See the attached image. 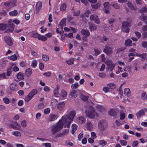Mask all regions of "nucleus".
<instances>
[{
	"label": "nucleus",
	"instance_id": "34",
	"mask_svg": "<svg viewBox=\"0 0 147 147\" xmlns=\"http://www.w3.org/2000/svg\"><path fill=\"white\" fill-rule=\"evenodd\" d=\"M74 59L73 58H71L69 60L66 61V62L69 65H71L73 64Z\"/></svg>",
	"mask_w": 147,
	"mask_h": 147
},
{
	"label": "nucleus",
	"instance_id": "55",
	"mask_svg": "<svg viewBox=\"0 0 147 147\" xmlns=\"http://www.w3.org/2000/svg\"><path fill=\"white\" fill-rule=\"evenodd\" d=\"M80 13V11L79 10H76L73 12V14L74 16H78Z\"/></svg>",
	"mask_w": 147,
	"mask_h": 147
},
{
	"label": "nucleus",
	"instance_id": "18",
	"mask_svg": "<svg viewBox=\"0 0 147 147\" xmlns=\"http://www.w3.org/2000/svg\"><path fill=\"white\" fill-rule=\"evenodd\" d=\"M88 24L89 25V29L90 31L95 30L96 29V26L94 24H92L91 22H89L88 23Z\"/></svg>",
	"mask_w": 147,
	"mask_h": 147
},
{
	"label": "nucleus",
	"instance_id": "19",
	"mask_svg": "<svg viewBox=\"0 0 147 147\" xmlns=\"http://www.w3.org/2000/svg\"><path fill=\"white\" fill-rule=\"evenodd\" d=\"M86 127L88 130H92L93 129L94 127L92 123L88 121L86 123Z\"/></svg>",
	"mask_w": 147,
	"mask_h": 147
},
{
	"label": "nucleus",
	"instance_id": "24",
	"mask_svg": "<svg viewBox=\"0 0 147 147\" xmlns=\"http://www.w3.org/2000/svg\"><path fill=\"white\" fill-rule=\"evenodd\" d=\"M77 91L76 90L71 91L69 93V95L73 98H75L77 96Z\"/></svg>",
	"mask_w": 147,
	"mask_h": 147
},
{
	"label": "nucleus",
	"instance_id": "64",
	"mask_svg": "<svg viewBox=\"0 0 147 147\" xmlns=\"http://www.w3.org/2000/svg\"><path fill=\"white\" fill-rule=\"evenodd\" d=\"M95 19L94 20V22L96 24H99L100 23V21L97 16H95Z\"/></svg>",
	"mask_w": 147,
	"mask_h": 147
},
{
	"label": "nucleus",
	"instance_id": "27",
	"mask_svg": "<svg viewBox=\"0 0 147 147\" xmlns=\"http://www.w3.org/2000/svg\"><path fill=\"white\" fill-rule=\"evenodd\" d=\"M18 13V11L16 10H15L9 12V14L11 16H16Z\"/></svg>",
	"mask_w": 147,
	"mask_h": 147
},
{
	"label": "nucleus",
	"instance_id": "41",
	"mask_svg": "<svg viewBox=\"0 0 147 147\" xmlns=\"http://www.w3.org/2000/svg\"><path fill=\"white\" fill-rule=\"evenodd\" d=\"M8 59H10L13 61H15L17 59V57L16 56V55L14 54L10 56V57H8Z\"/></svg>",
	"mask_w": 147,
	"mask_h": 147
},
{
	"label": "nucleus",
	"instance_id": "10",
	"mask_svg": "<svg viewBox=\"0 0 147 147\" xmlns=\"http://www.w3.org/2000/svg\"><path fill=\"white\" fill-rule=\"evenodd\" d=\"M4 40L6 43L8 45L11 46L12 42L10 37L8 36H6L4 37Z\"/></svg>",
	"mask_w": 147,
	"mask_h": 147
},
{
	"label": "nucleus",
	"instance_id": "58",
	"mask_svg": "<svg viewBox=\"0 0 147 147\" xmlns=\"http://www.w3.org/2000/svg\"><path fill=\"white\" fill-rule=\"evenodd\" d=\"M140 11L141 13L146 12H147V7H143L140 10Z\"/></svg>",
	"mask_w": 147,
	"mask_h": 147
},
{
	"label": "nucleus",
	"instance_id": "8",
	"mask_svg": "<svg viewBox=\"0 0 147 147\" xmlns=\"http://www.w3.org/2000/svg\"><path fill=\"white\" fill-rule=\"evenodd\" d=\"M104 8L103 10L105 13H109V8L110 3L108 2H105L103 4Z\"/></svg>",
	"mask_w": 147,
	"mask_h": 147
},
{
	"label": "nucleus",
	"instance_id": "5",
	"mask_svg": "<svg viewBox=\"0 0 147 147\" xmlns=\"http://www.w3.org/2000/svg\"><path fill=\"white\" fill-rule=\"evenodd\" d=\"M122 30L126 33L129 32V27L130 26V23L127 21H124L122 23Z\"/></svg>",
	"mask_w": 147,
	"mask_h": 147
},
{
	"label": "nucleus",
	"instance_id": "43",
	"mask_svg": "<svg viewBox=\"0 0 147 147\" xmlns=\"http://www.w3.org/2000/svg\"><path fill=\"white\" fill-rule=\"evenodd\" d=\"M140 19L141 20L145 22L147 20V17L145 16L144 14H142L140 16Z\"/></svg>",
	"mask_w": 147,
	"mask_h": 147
},
{
	"label": "nucleus",
	"instance_id": "46",
	"mask_svg": "<svg viewBox=\"0 0 147 147\" xmlns=\"http://www.w3.org/2000/svg\"><path fill=\"white\" fill-rule=\"evenodd\" d=\"M64 35L65 37H69L71 38H73V34L72 33H69V34H65Z\"/></svg>",
	"mask_w": 147,
	"mask_h": 147
},
{
	"label": "nucleus",
	"instance_id": "26",
	"mask_svg": "<svg viewBox=\"0 0 147 147\" xmlns=\"http://www.w3.org/2000/svg\"><path fill=\"white\" fill-rule=\"evenodd\" d=\"M32 73V70L30 68L26 69L25 71V74L27 77L30 76Z\"/></svg>",
	"mask_w": 147,
	"mask_h": 147
},
{
	"label": "nucleus",
	"instance_id": "21",
	"mask_svg": "<svg viewBox=\"0 0 147 147\" xmlns=\"http://www.w3.org/2000/svg\"><path fill=\"white\" fill-rule=\"evenodd\" d=\"M10 88L12 90L16 91L18 89L16 84L15 83H12L10 85Z\"/></svg>",
	"mask_w": 147,
	"mask_h": 147
},
{
	"label": "nucleus",
	"instance_id": "36",
	"mask_svg": "<svg viewBox=\"0 0 147 147\" xmlns=\"http://www.w3.org/2000/svg\"><path fill=\"white\" fill-rule=\"evenodd\" d=\"M12 134L16 137H20L21 136L20 133L18 131H13L12 132Z\"/></svg>",
	"mask_w": 147,
	"mask_h": 147
},
{
	"label": "nucleus",
	"instance_id": "7",
	"mask_svg": "<svg viewBox=\"0 0 147 147\" xmlns=\"http://www.w3.org/2000/svg\"><path fill=\"white\" fill-rule=\"evenodd\" d=\"M146 111H147V109H144L140 110L136 114V115L137 119H139L141 117L144 116L145 114V112Z\"/></svg>",
	"mask_w": 147,
	"mask_h": 147
},
{
	"label": "nucleus",
	"instance_id": "15",
	"mask_svg": "<svg viewBox=\"0 0 147 147\" xmlns=\"http://www.w3.org/2000/svg\"><path fill=\"white\" fill-rule=\"evenodd\" d=\"M57 115L53 114H50L49 117V121H53L56 120L57 118Z\"/></svg>",
	"mask_w": 147,
	"mask_h": 147
},
{
	"label": "nucleus",
	"instance_id": "45",
	"mask_svg": "<svg viewBox=\"0 0 147 147\" xmlns=\"http://www.w3.org/2000/svg\"><path fill=\"white\" fill-rule=\"evenodd\" d=\"M6 24H0V30H4L6 28Z\"/></svg>",
	"mask_w": 147,
	"mask_h": 147
},
{
	"label": "nucleus",
	"instance_id": "37",
	"mask_svg": "<svg viewBox=\"0 0 147 147\" xmlns=\"http://www.w3.org/2000/svg\"><path fill=\"white\" fill-rule=\"evenodd\" d=\"M33 97L29 93L25 98L24 100L26 102H28Z\"/></svg>",
	"mask_w": 147,
	"mask_h": 147
},
{
	"label": "nucleus",
	"instance_id": "11",
	"mask_svg": "<svg viewBox=\"0 0 147 147\" xmlns=\"http://www.w3.org/2000/svg\"><path fill=\"white\" fill-rule=\"evenodd\" d=\"M108 114L112 116H113L117 114V111L116 109H110L108 111Z\"/></svg>",
	"mask_w": 147,
	"mask_h": 147
},
{
	"label": "nucleus",
	"instance_id": "60",
	"mask_svg": "<svg viewBox=\"0 0 147 147\" xmlns=\"http://www.w3.org/2000/svg\"><path fill=\"white\" fill-rule=\"evenodd\" d=\"M40 34L37 33H34L32 34V36L33 37L38 39Z\"/></svg>",
	"mask_w": 147,
	"mask_h": 147
},
{
	"label": "nucleus",
	"instance_id": "50",
	"mask_svg": "<svg viewBox=\"0 0 147 147\" xmlns=\"http://www.w3.org/2000/svg\"><path fill=\"white\" fill-rule=\"evenodd\" d=\"M43 60L45 61H47L49 60V57L48 56L46 55H42V57Z\"/></svg>",
	"mask_w": 147,
	"mask_h": 147
},
{
	"label": "nucleus",
	"instance_id": "61",
	"mask_svg": "<svg viewBox=\"0 0 147 147\" xmlns=\"http://www.w3.org/2000/svg\"><path fill=\"white\" fill-rule=\"evenodd\" d=\"M141 98L143 100H145L147 98V95L145 93H143L142 94Z\"/></svg>",
	"mask_w": 147,
	"mask_h": 147
},
{
	"label": "nucleus",
	"instance_id": "14",
	"mask_svg": "<svg viewBox=\"0 0 147 147\" xmlns=\"http://www.w3.org/2000/svg\"><path fill=\"white\" fill-rule=\"evenodd\" d=\"M42 6V3L41 2L38 1L36 3V9L37 12H39Z\"/></svg>",
	"mask_w": 147,
	"mask_h": 147
},
{
	"label": "nucleus",
	"instance_id": "44",
	"mask_svg": "<svg viewBox=\"0 0 147 147\" xmlns=\"http://www.w3.org/2000/svg\"><path fill=\"white\" fill-rule=\"evenodd\" d=\"M69 132V130L68 129H65L63 131V132L61 133V135H62L63 136L66 135Z\"/></svg>",
	"mask_w": 147,
	"mask_h": 147
},
{
	"label": "nucleus",
	"instance_id": "47",
	"mask_svg": "<svg viewBox=\"0 0 147 147\" xmlns=\"http://www.w3.org/2000/svg\"><path fill=\"white\" fill-rule=\"evenodd\" d=\"M81 99L84 101H87L88 99V97L87 96L81 94L80 96Z\"/></svg>",
	"mask_w": 147,
	"mask_h": 147
},
{
	"label": "nucleus",
	"instance_id": "39",
	"mask_svg": "<svg viewBox=\"0 0 147 147\" xmlns=\"http://www.w3.org/2000/svg\"><path fill=\"white\" fill-rule=\"evenodd\" d=\"M107 86L109 89H114L116 88L115 85L114 84L112 83L109 84L107 85Z\"/></svg>",
	"mask_w": 147,
	"mask_h": 147
},
{
	"label": "nucleus",
	"instance_id": "33",
	"mask_svg": "<svg viewBox=\"0 0 147 147\" xmlns=\"http://www.w3.org/2000/svg\"><path fill=\"white\" fill-rule=\"evenodd\" d=\"M127 5L128 7L131 10H135L136 8L130 2H128L127 3Z\"/></svg>",
	"mask_w": 147,
	"mask_h": 147
},
{
	"label": "nucleus",
	"instance_id": "62",
	"mask_svg": "<svg viewBox=\"0 0 147 147\" xmlns=\"http://www.w3.org/2000/svg\"><path fill=\"white\" fill-rule=\"evenodd\" d=\"M109 88L107 86L104 87L103 88V91L105 93H107L109 92Z\"/></svg>",
	"mask_w": 147,
	"mask_h": 147
},
{
	"label": "nucleus",
	"instance_id": "30",
	"mask_svg": "<svg viewBox=\"0 0 147 147\" xmlns=\"http://www.w3.org/2000/svg\"><path fill=\"white\" fill-rule=\"evenodd\" d=\"M96 108L100 112H102L105 111V108L102 106L100 105H97L96 106Z\"/></svg>",
	"mask_w": 147,
	"mask_h": 147
},
{
	"label": "nucleus",
	"instance_id": "38",
	"mask_svg": "<svg viewBox=\"0 0 147 147\" xmlns=\"http://www.w3.org/2000/svg\"><path fill=\"white\" fill-rule=\"evenodd\" d=\"M47 39V37L45 36L40 35L38 39L43 41H45Z\"/></svg>",
	"mask_w": 147,
	"mask_h": 147
},
{
	"label": "nucleus",
	"instance_id": "16",
	"mask_svg": "<svg viewBox=\"0 0 147 147\" xmlns=\"http://www.w3.org/2000/svg\"><path fill=\"white\" fill-rule=\"evenodd\" d=\"M76 120L79 123L82 124L85 122L86 120L84 117H79L77 118Z\"/></svg>",
	"mask_w": 147,
	"mask_h": 147
},
{
	"label": "nucleus",
	"instance_id": "20",
	"mask_svg": "<svg viewBox=\"0 0 147 147\" xmlns=\"http://www.w3.org/2000/svg\"><path fill=\"white\" fill-rule=\"evenodd\" d=\"M66 19L64 18L61 20L60 22V24L59 25V27L62 30L63 28V26H65L66 25Z\"/></svg>",
	"mask_w": 147,
	"mask_h": 147
},
{
	"label": "nucleus",
	"instance_id": "52",
	"mask_svg": "<svg viewBox=\"0 0 147 147\" xmlns=\"http://www.w3.org/2000/svg\"><path fill=\"white\" fill-rule=\"evenodd\" d=\"M1 65L2 67H5L6 65V61L5 60H2L0 62Z\"/></svg>",
	"mask_w": 147,
	"mask_h": 147
},
{
	"label": "nucleus",
	"instance_id": "22",
	"mask_svg": "<svg viewBox=\"0 0 147 147\" xmlns=\"http://www.w3.org/2000/svg\"><path fill=\"white\" fill-rule=\"evenodd\" d=\"M124 94L127 97H129L130 95L131 92L130 89L128 88H126L124 89Z\"/></svg>",
	"mask_w": 147,
	"mask_h": 147
},
{
	"label": "nucleus",
	"instance_id": "13",
	"mask_svg": "<svg viewBox=\"0 0 147 147\" xmlns=\"http://www.w3.org/2000/svg\"><path fill=\"white\" fill-rule=\"evenodd\" d=\"M82 34L85 37H87L90 34L88 30H82L81 32Z\"/></svg>",
	"mask_w": 147,
	"mask_h": 147
},
{
	"label": "nucleus",
	"instance_id": "31",
	"mask_svg": "<svg viewBox=\"0 0 147 147\" xmlns=\"http://www.w3.org/2000/svg\"><path fill=\"white\" fill-rule=\"evenodd\" d=\"M111 5L115 9H119L120 8V6L117 3H114L113 2H111Z\"/></svg>",
	"mask_w": 147,
	"mask_h": 147
},
{
	"label": "nucleus",
	"instance_id": "42",
	"mask_svg": "<svg viewBox=\"0 0 147 147\" xmlns=\"http://www.w3.org/2000/svg\"><path fill=\"white\" fill-rule=\"evenodd\" d=\"M37 62L36 60H34L32 61L31 65L33 68H35L37 65Z\"/></svg>",
	"mask_w": 147,
	"mask_h": 147
},
{
	"label": "nucleus",
	"instance_id": "54",
	"mask_svg": "<svg viewBox=\"0 0 147 147\" xmlns=\"http://www.w3.org/2000/svg\"><path fill=\"white\" fill-rule=\"evenodd\" d=\"M11 69L10 68H9L7 69V73H6V75L7 76H9L11 74Z\"/></svg>",
	"mask_w": 147,
	"mask_h": 147
},
{
	"label": "nucleus",
	"instance_id": "6",
	"mask_svg": "<svg viewBox=\"0 0 147 147\" xmlns=\"http://www.w3.org/2000/svg\"><path fill=\"white\" fill-rule=\"evenodd\" d=\"M107 65V69L108 70L112 71L115 66V64L113 63L112 61L110 59L106 61L105 62Z\"/></svg>",
	"mask_w": 147,
	"mask_h": 147
},
{
	"label": "nucleus",
	"instance_id": "28",
	"mask_svg": "<svg viewBox=\"0 0 147 147\" xmlns=\"http://www.w3.org/2000/svg\"><path fill=\"white\" fill-rule=\"evenodd\" d=\"M60 95L61 97L65 98L67 96V93L66 91L64 90H62L60 93Z\"/></svg>",
	"mask_w": 147,
	"mask_h": 147
},
{
	"label": "nucleus",
	"instance_id": "29",
	"mask_svg": "<svg viewBox=\"0 0 147 147\" xmlns=\"http://www.w3.org/2000/svg\"><path fill=\"white\" fill-rule=\"evenodd\" d=\"M132 41L130 39H128L125 41V45L127 46H131Z\"/></svg>",
	"mask_w": 147,
	"mask_h": 147
},
{
	"label": "nucleus",
	"instance_id": "57",
	"mask_svg": "<svg viewBox=\"0 0 147 147\" xmlns=\"http://www.w3.org/2000/svg\"><path fill=\"white\" fill-rule=\"evenodd\" d=\"M120 144L123 146H125L127 145V142L124 140H121L120 142Z\"/></svg>",
	"mask_w": 147,
	"mask_h": 147
},
{
	"label": "nucleus",
	"instance_id": "40",
	"mask_svg": "<svg viewBox=\"0 0 147 147\" xmlns=\"http://www.w3.org/2000/svg\"><path fill=\"white\" fill-rule=\"evenodd\" d=\"M124 70L126 72L129 73L131 72V67L129 66H126L124 69Z\"/></svg>",
	"mask_w": 147,
	"mask_h": 147
},
{
	"label": "nucleus",
	"instance_id": "4",
	"mask_svg": "<svg viewBox=\"0 0 147 147\" xmlns=\"http://www.w3.org/2000/svg\"><path fill=\"white\" fill-rule=\"evenodd\" d=\"M98 128L100 131H103L106 129L108 126L107 122L105 121L101 120L98 124Z\"/></svg>",
	"mask_w": 147,
	"mask_h": 147
},
{
	"label": "nucleus",
	"instance_id": "32",
	"mask_svg": "<svg viewBox=\"0 0 147 147\" xmlns=\"http://www.w3.org/2000/svg\"><path fill=\"white\" fill-rule=\"evenodd\" d=\"M18 79L20 80H23L24 79V76L23 74L21 72L18 73L17 75Z\"/></svg>",
	"mask_w": 147,
	"mask_h": 147
},
{
	"label": "nucleus",
	"instance_id": "12",
	"mask_svg": "<svg viewBox=\"0 0 147 147\" xmlns=\"http://www.w3.org/2000/svg\"><path fill=\"white\" fill-rule=\"evenodd\" d=\"M9 22L10 23V24L8 25V27L9 28V29H8L6 31V32H12L14 30V24L11 21H10V22Z\"/></svg>",
	"mask_w": 147,
	"mask_h": 147
},
{
	"label": "nucleus",
	"instance_id": "2",
	"mask_svg": "<svg viewBox=\"0 0 147 147\" xmlns=\"http://www.w3.org/2000/svg\"><path fill=\"white\" fill-rule=\"evenodd\" d=\"M75 111H72L67 115H65L62 117L61 119L67 125L68 128H69L71 123L73 121L74 118L76 115Z\"/></svg>",
	"mask_w": 147,
	"mask_h": 147
},
{
	"label": "nucleus",
	"instance_id": "35",
	"mask_svg": "<svg viewBox=\"0 0 147 147\" xmlns=\"http://www.w3.org/2000/svg\"><path fill=\"white\" fill-rule=\"evenodd\" d=\"M38 93V90L37 89H34L29 93L33 97Z\"/></svg>",
	"mask_w": 147,
	"mask_h": 147
},
{
	"label": "nucleus",
	"instance_id": "17",
	"mask_svg": "<svg viewBox=\"0 0 147 147\" xmlns=\"http://www.w3.org/2000/svg\"><path fill=\"white\" fill-rule=\"evenodd\" d=\"M65 104L63 102L59 103L57 105V108L59 110L61 111L65 107Z\"/></svg>",
	"mask_w": 147,
	"mask_h": 147
},
{
	"label": "nucleus",
	"instance_id": "23",
	"mask_svg": "<svg viewBox=\"0 0 147 147\" xmlns=\"http://www.w3.org/2000/svg\"><path fill=\"white\" fill-rule=\"evenodd\" d=\"M59 86L57 85L56 86V88L54 90L53 93L55 96L56 97L58 96L59 95Z\"/></svg>",
	"mask_w": 147,
	"mask_h": 147
},
{
	"label": "nucleus",
	"instance_id": "48",
	"mask_svg": "<svg viewBox=\"0 0 147 147\" xmlns=\"http://www.w3.org/2000/svg\"><path fill=\"white\" fill-rule=\"evenodd\" d=\"M66 4L65 3H63L61 5L60 9L61 11H64L66 9Z\"/></svg>",
	"mask_w": 147,
	"mask_h": 147
},
{
	"label": "nucleus",
	"instance_id": "3",
	"mask_svg": "<svg viewBox=\"0 0 147 147\" xmlns=\"http://www.w3.org/2000/svg\"><path fill=\"white\" fill-rule=\"evenodd\" d=\"M86 115L91 119H93L98 117V115L93 109H89L85 111Z\"/></svg>",
	"mask_w": 147,
	"mask_h": 147
},
{
	"label": "nucleus",
	"instance_id": "56",
	"mask_svg": "<svg viewBox=\"0 0 147 147\" xmlns=\"http://www.w3.org/2000/svg\"><path fill=\"white\" fill-rule=\"evenodd\" d=\"M45 107V105L44 103H41L39 104L38 105V108L41 109Z\"/></svg>",
	"mask_w": 147,
	"mask_h": 147
},
{
	"label": "nucleus",
	"instance_id": "49",
	"mask_svg": "<svg viewBox=\"0 0 147 147\" xmlns=\"http://www.w3.org/2000/svg\"><path fill=\"white\" fill-rule=\"evenodd\" d=\"M94 51L95 52L94 55L95 56L98 55L102 52L101 50L99 49H94Z\"/></svg>",
	"mask_w": 147,
	"mask_h": 147
},
{
	"label": "nucleus",
	"instance_id": "63",
	"mask_svg": "<svg viewBox=\"0 0 147 147\" xmlns=\"http://www.w3.org/2000/svg\"><path fill=\"white\" fill-rule=\"evenodd\" d=\"M125 117V114L123 113H120V120H123Z\"/></svg>",
	"mask_w": 147,
	"mask_h": 147
},
{
	"label": "nucleus",
	"instance_id": "25",
	"mask_svg": "<svg viewBox=\"0 0 147 147\" xmlns=\"http://www.w3.org/2000/svg\"><path fill=\"white\" fill-rule=\"evenodd\" d=\"M78 127V125L75 124H73L71 126V133L72 134L75 133L77 130Z\"/></svg>",
	"mask_w": 147,
	"mask_h": 147
},
{
	"label": "nucleus",
	"instance_id": "59",
	"mask_svg": "<svg viewBox=\"0 0 147 147\" xmlns=\"http://www.w3.org/2000/svg\"><path fill=\"white\" fill-rule=\"evenodd\" d=\"M139 143L138 141L135 140L134 141L132 144V146L133 147H135L137 146L138 144Z\"/></svg>",
	"mask_w": 147,
	"mask_h": 147
},
{
	"label": "nucleus",
	"instance_id": "53",
	"mask_svg": "<svg viewBox=\"0 0 147 147\" xmlns=\"http://www.w3.org/2000/svg\"><path fill=\"white\" fill-rule=\"evenodd\" d=\"M79 86V84L78 83H76L72 84L71 86V88L73 89H76Z\"/></svg>",
	"mask_w": 147,
	"mask_h": 147
},
{
	"label": "nucleus",
	"instance_id": "51",
	"mask_svg": "<svg viewBox=\"0 0 147 147\" xmlns=\"http://www.w3.org/2000/svg\"><path fill=\"white\" fill-rule=\"evenodd\" d=\"M100 5V3H97L94 5H92V7L95 9H97L99 8Z\"/></svg>",
	"mask_w": 147,
	"mask_h": 147
},
{
	"label": "nucleus",
	"instance_id": "1",
	"mask_svg": "<svg viewBox=\"0 0 147 147\" xmlns=\"http://www.w3.org/2000/svg\"><path fill=\"white\" fill-rule=\"evenodd\" d=\"M63 126L65 128H68L67 125L61 118L57 123L52 127L51 131L52 134L54 135L57 132L62 129Z\"/></svg>",
	"mask_w": 147,
	"mask_h": 147
},
{
	"label": "nucleus",
	"instance_id": "9",
	"mask_svg": "<svg viewBox=\"0 0 147 147\" xmlns=\"http://www.w3.org/2000/svg\"><path fill=\"white\" fill-rule=\"evenodd\" d=\"M103 51L107 55H110L112 53V49L111 48L106 46L103 50Z\"/></svg>",
	"mask_w": 147,
	"mask_h": 147
}]
</instances>
